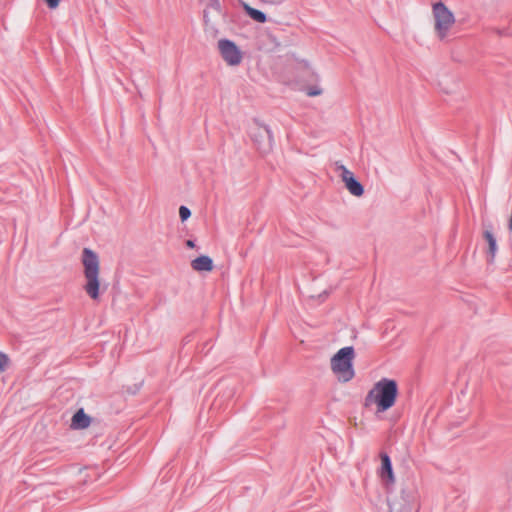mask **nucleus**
<instances>
[{
    "instance_id": "f257e3e1",
    "label": "nucleus",
    "mask_w": 512,
    "mask_h": 512,
    "mask_svg": "<svg viewBox=\"0 0 512 512\" xmlns=\"http://www.w3.org/2000/svg\"><path fill=\"white\" fill-rule=\"evenodd\" d=\"M398 395V386L395 380L381 378L377 381L365 397V406L376 405L377 412H385L394 406Z\"/></svg>"
},
{
    "instance_id": "f03ea898",
    "label": "nucleus",
    "mask_w": 512,
    "mask_h": 512,
    "mask_svg": "<svg viewBox=\"0 0 512 512\" xmlns=\"http://www.w3.org/2000/svg\"><path fill=\"white\" fill-rule=\"evenodd\" d=\"M354 357V348L352 346H346L341 348L331 358V369L339 381L348 382L354 377Z\"/></svg>"
},
{
    "instance_id": "7ed1b4c3",
    "label": "nucleus",
    "mask_w": 512,
    "mask_h": 512,
    "mask_svg": "<svg viewBox=\"0 0 512 512\" xmlns=\"http://www.w3.org/2000/svg\"><path fill=\"white\" fill-rule=\"evenodd\" d=\"M432 13L435 32L439 39L443 40L447 37L449 30L455 23L454 14L443 2L434 3Z\"/></svg>"
},
{
    "instance_id": "20e7f679",
    "label": "nucleus",
    "mask_w": 512,
    "mask_h": 512,
    "mask_svg": "<svg viewBox=\"0 0 512 512\" xmlns=\"http://www.w3.org/2000/svg\"><path fill=\"white\" fill-rule=\"evenodd\" d=\"M82 263L84 266L85 277L87 283L84 288H99V258L98 255L89 248H84L82 252Z\"/></svg>"
},
{
    "instance_id": "39448f33",
    "label": "nucleus",
    "mask_w": 512,
    "mask_h": 512,
    "mask_svg": "<svg viewBox=\"0 0 512 512\" xmlns=\"http://www.w3.org/2000/svg\"><path fill=\"white\" fill-rule=\"evenodd\" d=\"M218 49L223 60L230 66H237L242 61V52L237 45L228 39L218 41Z\"/></svg>"
},
{
    "instance_id": "423d86ee",
    "label": "nucleus",
    "mask_w": 512,
    "mask_h": 512,
    "mask_svg": "<svg viewBox=\"0 0 512 512\" xmlns=\"http://www.w3.org/2000/svg\"><path fill=\"white\" fill-rule=\"evenodd\" d=\"M337 169L341 171V179L345 183L347 190L356 197L364 194L363 185L354 177V174L343 164L336 163Z\"/></svg>"
},
{
    "instance_id": "0eeeda50",
    "label": "nucleus",
    "mask_w": 512,
    "mask_h": 512,
    "mask_svg": "<svg viewBox=\"0 0 512 512\" xmlns=\"http://www.w3.org/2000/svg\"><path fill=\"white\" fill-rule=\"evenodd\" d=\"M482 237L488 245L487 249V262L492 264L495 260V256L498 250L496 236L493 231V225L490 222L482 223Z\"/></svg>"
},
{
    "instance_id": "6e6552de",
    "label": "nucleus",
    "mask_w": 512,
    "mask_h": 512,
    "mask_svg": "<svg viewBox=\"0 0 512 512\" xmlns=\"http://www.w3.org/2000/svg\"><path fill=\"white\" fill-rule=\"evenodd\" d=\"M253 141L261 152L270 151L273 144V135L269 127L260 126L253 134Z\"/></svg>"
},
{
    "instance_id": "1a4fd4ad",
    "label": "nucleus",
    "mask_w": 512,
    "mask_h": 512,
    "mask_svg": "<svg viewBox=\"0 0 512 512\" xmlns=\"http://www.w3.org/2000/svg\"><path fill=\"white\" fill-rule=\"evenodd\" d=\"M382 466H381V477L387 483H394L395 478L392 469V463L387 453L380 454Z\"/></svg>"
},
{
    "instance_id": "9d476101",
    "label": "nucleus",
    "mask_w": 512,
    "mask_h": 512,
    "mask_svg": "<svg viewBox=\"0 0 512 512\" xmlns=\"http://www.w3.org/2000/svg\"><path fill=\"white\" fill-rule=\"evenodd\" d=\"M313 290H302L301 298L305 301L309 306H314L319 302H322L327 297V291L323 290L318 293H311Z\"/></svg>"
},
{
    "instance_id": "9b49d317",
    "label": "nucleus",
    "mask_w": 512,
    "mask_h": 512,
    "mask_svg": "<svg viewBox=\"0 0 512 512\" xmlns=\"http://www.w3.org/2000/svg\"><path fill=\"white\" fill-rule=\"evenodd\" d=\"M90 425V417L83 409L78 410L72 417L71 427L74 429H84Z\"/></svg>"
},
{
    "instance_id": "f8f14e48",
    "label": "nucleus",
    "mask_w": 512,
    "mask_h": 512,
    "mask_svg": "<svg viewBox=\"0 0 512 512\" xmlns=\"http://www.w3.org/2000/svg\"><path fill=\"white\" fill-rule=\"evenodd\" d=\"M191 266L196 271H211L213 269V261L209 256L202 255L191 262Z\"/></svg>"
},
{
    "instance_id": "ddd939ff",
    "label": "nucleus",
    "mask_w": 512,
    "mask_h": 512,
    "mask_svg": "<svg viewBox=\"0 0 512 512\" xmlns=\"http://www.w3.org/2000/svg\"><path fill=\"white\" fill-rule=\"evenodd\" d=\"M244 10L249 15L251 19L258 23H265L267 21V17L265 13L255 8L250 7L247 4H244Z\"/></svg>"
},
{
    "instance_id": "4468645a",
    "label": "nucleus",
    "mask_w": 512,
    "mask_h": 512,
    "mask_svg": "<svg viewBox=\"0 0 512 512\" xmlns=\"http://www.w3.org/2000/svg\"><path fill=\"white\" fill-rule=\"evenodd\" d=\"M10 364L8 355L0 351V373L4 372Z\"/></svg>"
},
{
    "instance_id": "2eb2a0df",
    "label": "nucleus",
    "mask_w": 512,
    "mask_h": 512,
    "mask_svg": "<svg viewBox=\"0 0 512 512\" xmlns=\"http://www.w3.org/2000/svg\"><path fill=\"white\" fill-rule=\"evenodd\" d=\"M179 216H180L181 221H186L191 216L190 209L186 206H180Z\"/></svg>"
},
{
    "instance_id": "dca6fc26",
    "label": "nucleus",
    "mask_w": 512,
    "mask_h": 512,
    "mask_svg": "<svg viewBox=\"0 0 512 512\" xmlns=\"http://www.w3.org/2000/svg\"><path fill=\"white\" fill-rule=\"evenodd\" d=\"M50 9H56L59 6L60 0H44Z\"/></svg>"
},
{
    "instance_id": "f3484780",
    "label": "nucleus",
    "mask_w": 512,
    "mask_h": 512,
    "mask_svg": "<svg viewBox=\"0 0 512 512\" xmlns=\"http://www.w3.org/2000/svg\"><path fill=\"white\" fill-rule=\"evenodd\" d=\"M90 297L94 300H97L100 296L101 290H87Z\"/></svg>"
},
{
    "instance_id": "a211bd4d",
    "label": "nucleus",
    "mask_w": 512,
    "mask_h": 512,
    "mask_svg": "<svg viewBox=\"0 0 512 512\" xmlns=\"http://www.w3.org/2000/svg\"><path fill=\"white\" fill-rule=\"evenodd\" d=\"M264 3L266 4H270V5H280L282 4L285 0H262Z\"/></svg>"
},
{
    "instance_id": "6ab92c4d",
    "label": "nucleus",
    "mask_w": 512,
    "mask_h": 512,
    "mask_svg": "<svg viewBox=\"0 0 512 512\" xmlns=\"http://www.w3.org/2000/svg\"><path fill=\"white\" fill-rule=\"evenodd\" d=\"M309 96H317L321 94V90L317 88H311L309 89L308 93Z\"/></svg>"
},
{
    "instance_id": "aec40b11",
    "label": "nucleus",
    "mask_w": 512,
    "mask_h": 512,
    "mask_svg": "<svg viewBox=\"0 0 512 512\" xmlns=\"http://www.w3.org/2000/svg\"><path fill=\"white\" fill-rule=\"evenodd\" d=\"M186 245L190 248H193L195 246L194 241L192 240H187Z\"/></svg>"
}]
</instances>
